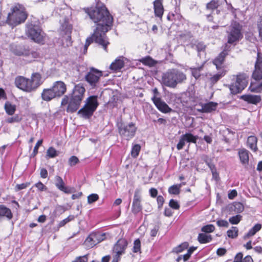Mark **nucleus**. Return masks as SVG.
Returning <instances> with one entry per match:
<instances>
[{
  "label": "nucleus",
  "mask_w": 262,
  "mask_h": 262,
  "mask_svg": "<svg viewBox=\"0 0 262 262\" xmlns=\"http://www.w3.org/2000/svg\"><path fill=\"white\" fill-rule=\"evenodd\" d=\"M85 11L90 19L97 25V27L92 36L86 39L84 52L87 51L88 47L93 41L107 51V46L110 43L106 33L111 29L113 22V16L105 5L101 2H98L95 6L86 8Z\"/></svg>",
  "instance_id": "obj_1"
},
{
  "label": "nucleus",
  "mask_w": 262,
  "mask_h": 262,
  "mask_svg": "<svg viewBox=\"0 0 262 262\" xmlns=\"http://www.w3.org/2000/svg\"><path fill=\"white\" fill-rule=\"evenodd\" d=\"M28 14L24 7L19 4H15L8 13L6 23L12 28L25 22Z\"/></svg>",
  "instance_id": "obj_2"
},
{
  "label": "nucleus",
  "mask_w": 262,
  "mask_h": 262,
  "mask_svg": "<svg viewBox=\"0 0 262 262\" xmlns=\"http://www.w3.org/2000/svg\"><path fill=\"white\" fill-rule=\"evenodd\" d=\"M186 79V75L175 69L168 70L163 74V83L166 86L174 88L178 83L183 82Z\"/></svg>",
  "instance_id": "obj_3"
},
{
  "label": "nucleus",
  "mask_w": 262,
  "mask_h": 262,
  "mask_svg": "<svg viewBox=\"0 0 262 262\" xmlns=\"http://www.w3.org/2000/svg\"><path fill=\"white\" fill-rule=\"evenodd\" d=\"M66 91V84L62 81H57L51 88L43 90L41 98L45 101H49L56 97H61Z\"/></svg>",
  "instance_id": "obj_4"
},
{
  "label": "nucleus",
  "mask_w": 262,
  "mask_h": 262,
  "mask_svg": "<svg viewBox=\"0 0 262 262\" xmlns=\"http://www.w3.org/2000/svg\"><path fill=\"white\" fill-rule=\"evenodd\" d=\"M98 105L97 96H91L86 99L84 106L78 111V113L83 118H90L93 115Z\"/></svg>",
  "instance_id": "obj_5"
},
{
  "label": "nucleus",
  "mask_w": 262,
  "mask_h": 262,
  "mask_svg": "<svg viewBox=\"0 0 262 262\" xmlns=\"http://www.w3.org/2000/svg\"><path fill=\"white\" fill-rule=\"evenodd\" d=\"M60 27L59 28L60 34L62 36L63 45L69 47L72 45L71 34L72 31V26L69 23L68 18H64L60 20Z\"/></svg>",
  "instance_id": "obj_6"
},
{
  "label": "nucleus",
  "mask_w": 262,
  "mask_h": 262,
  "mask_svg": "<svg viewBox=\"0 0 262 262\" xmlns=\"http://www.w3.org/2000/svg\"><path fill=\"white\" fill-rule=\"evenodd\" d=\"M248 77L246 74L237 75L235 82L229 85L231 93L235 95L242 92L248 84Z\"/></svg>",
  "instance_id": "obj_7"
},
{
  "label": "nucleus",
  "mask_w": 262,
  "mask_h": 262,
  "mask_svg": "<svg viewBox=\"0 0 262 262\" xmlns=\"http://www.w3.org/2000/svg\"><path fill=\"white\" fill-rule=\"evenodd\" d=\"M26 31L28 36L35 42L42 43L43 41L44 33L38 26L27 24Z\"/></svg>",
  "instance_id": "obj_8"
},
{
  "label": "nucleus",
  "mask_w": 262,
  "mask_h": 262,
  "mask_svg": "<svg viewBox=\"0 0 262 262\" xmlns=\"http://www.w3.org/2000/svg\"><path fill=\"white\" fill-rule=\"evenodd\" d=\"M102 75L101 71L92 68L85 75L84 79L92 88H96L98 86L99 79Z\"/></svg>",
  "instance_id": "obj_9"
},
{
  "label": "nucleus",
  "mask_w": 262,
  "mask_h": 262,
  "mask_svg": "<svg viewBox=\"0 0 262 262\" xmlns=\"http://www.w3.org/2000/svg\"><path fill=\"white\" fill-rule=\"evenodd\" d=\"M228 33V43L232 44L239 40L242 37L241 28L238 23L232 24Z\"/></svg>",
  "instance_id": "obj_10"
},
{
  "label": "nucleus",
  "mask_w": 262,
  "mask_h": 262,
  "mask_svg": "<svg viewBox=\"0 0 262 262\" xmlns=\"http://www.w3.org/2000/svg\"><path fill=\"white\" fill-rule=\"evenodd\" d=\"M81 101L82 100L72 96L70 99L67 95H66L62 99L61 104L63 106L68 104L67 112H74L78 109Z\"/></svg>",
  "instance_id": "obj_11"
},
{
  "label": "nucleus",
  "mask_w": 262,
  "mask_h": 262,
  "mask_svg": "<svg viewBox=\"0 0 262 262\" xmlns=\"http://www.w3.org/2000/svg\"><path fill=\"white\" fill-rule=\"evenodd\" d=\"M15 84L18 89L25 92H31L33 91L30 79L23 76H17L15 79Z\"/></svg>",
  "instance_id": "obj_12"
},
{
  "label": "nucleus",
  "mask_w": 262,
  "mask_h": 262,
  "mask_svg": "<svg viewBox=\"0 0 262 262\" xmlns=\"http://www.w3.org/2000/svg\"><path fill=\"white\" fill-rule=\"evenodd\" d=\"M142 196L141 190L136 189L135 191L133 203L132 205V211L134 214H137L142 209L141 205Z\"/></svg>",
  "instance_id": "obj_13"
},
{
  "label": "nucleus",
  "mask_w": 262,
  "mask_h": 262,
  "mask_svg": "<svg viewBox=\"0 0 262 262\" xmlns=\"http://www.w3.org/2000/svg\"><path fill=\"white\" fill-rule=\"evenodd\" d=\"M103 235L100 233H92L85 240L84 245L89 248L93 247L103 240Z\"/></svg>",
  "instance_id": "obj_14"
},
{
  "label": "nucleus",
  "mask_w": 262,
  "mask_h": 262,
  "mask_svg": "<svg viewBox=\"0 0 262 262\" xmlns=\"http://www.w3.org/2000/svg\"><path fill=\"white\" fill-rule=\"evenodd\" d=\"M197 139V136H195L189 133H187L181 137L180 141L177 145V148L178 150H181L183 148L186 142L195 143Z\"/></svg>",
  "instance_id": "obj_15"
},
{
  "label": "nucleus",
  "mask_w": 262,
  "mask_h": 262,
  "mask_svg": "<svg viewBox=\"0 0 262 262\" xmlns=\"http://www.w3.org/2000/svg\"><path fill=\"white\" fill-rule=\"evenodd\" d=\"M218 104L214 102H209L206 103H201V108H197L196 111L200 113H209L216 110Z\"/></svg>",
  "instance_id": "obj_16"
},
{
  "label": "nucleus",
  "mask_w": 262,
  "mask_h": 262,
  "mask_svg": "<svg viewBox=\"0 0 262 262\" xmlns=\"http://www.w3.org/2000/svg\"><path fill=\"white\" fill-rule=\"evenodd\" d=\"M55 179L56 181L55 185L60 190L63 191L66 193H71L74 191L73 188L65 186L64 182L60 177L57 176Z\"/></svg>",
  "instance_id": "obj_17"
},
{
  "label": "nucleus",
  "mask_w": 262,
  "mask_h": 262,
  "mask_svg": "<svg viewBox=\"0 0 262 262\" xmlns=\"http://www.w3.org/2000/svg\"><path fill=\"white\" fill-rule=\"evenodd\" d=\"M240 99L247 102L248 103L257 105L261 101V97L260 95H243L240 97Z\"/></svg>",
  "instance_id": "obj_18"
},
{
  "label": "nucleus",
  "mask_w": 262,
  "mask_h": 262,
  "mask_svg": "<svg viewBox=\"0 0 262 262\" xmlns=\"http://www.w3.org/2000/svg\"><path fill=\"white\" fill-rule=\"evenodd\" d=\"M85 90L81 84H78L74 86L73 90L72 97L77 99L82 100L83 99Z\"/></svg>",
  "instance_id": "obj_19"
},
{
  "label": "nucleus",
  "mask_w": 262,
  "mask_h": 262,
  "mask_svg": "<svg viewBox=\"0 0 262 262\" xmlns=\"http://www.w3.org/2000/svg\"><path fill=\"white\" fill-rule=\"evenodd\" d=\"M154 9L155 16L161 20L164 13L162 0H155L154 2Z\"/></svg>",
  "instance_id": "obj_20"
},
{
  "label": "nucleus",
  "mask_w": 262,
  "mask_h": 262,
  "mask_svg": "<svg viewBox=\"0 0 262 262\" xmlns=\"http://www.w3.org/2000/svg\"><path fill=\"white\" fill-rule=\"evenodd\" d=\"M127 243L124 239H120L114 247V251L118 255H122L125 251Z\"/></svg>",
  "instance_id": "obj_21"
},
{
  "label": "nucleus",
  "mask_w": 262,
  "mask_h": 262,
  "mask_svg": "<svg viewBox=\"0 0 262 262\" xmlns=\"http://www.w3.org/2000/svg\"><path fill=\"white\" fill-rule=\"evenodd\" d=\"M252 77L257 81L262 79V61H259L258 59L255 62V70L253 72Z\"/></svg>",
  "instance_id": "obj_22"
},
{
  "label": "nucleus",
  "mask_w": 262,
  "mask_h": 262,
  "mask_svg": "<svg viewBox=\"0 0 262 262\" xmlns=\"http://www.w3.org/2000/svg\"><path fill=\"white\" fill-rule=\"evenodd\" d=\"M155 102L154 103L157 108L161 112L163 113H167L171 112L172 110L170 108L168 105L161 99H155Z\"/></svg>",
  "instance_id": "obj_23"
},
{
  "label": "nucleus",
  "mask_w": 262,
  "mask_h": 262,
  "mask_svg": "<svg viewBox=\"0 0 262 262\" xmlns=\"http://www.w3.org/2000/svg\"><path fill=\"white\" fill-rule=\"evenodd\" d=\"M14 54L17 56H28L30 54V50L28 47L24 46L19 45L12 49Z\"/></svg>",
  "instance_id": "obj_24"
},
{
  "label": "nucleus",
  "mask_w": 262,
  "mask_h": 262,
  "mask_svg": "<svg viewBox=\"0 0 262 262\" xmlns=\"http://www.w3.org/2000/svg\"><path fill=\"white\" fill-rule=\"evenodd\" d=\"M41 76L39 73H35L32 74L31 78L30 79L33 91L37 88L41 83Z\"/></svg>",
  "instance_id": "obj_25"
},
{
  "label": "nucleus",
  "mask_w": 262,
  "mask_h": 262,
  "mask_svg": "<svg viewBox=\"0 0 262 262\" xmlns=\"http://www.w3.org/2000/svg\"><path fill=\"white\" fill-rule=\"evenodd\" d=\"M228 55V51L226 50L223 51L217 57L213 60V63L215 65L217 69L221 68L226 56Z\"/></svg>",
  "instance_id": "obj_26"
},
{
  "label": "nucleus",
  "mask_w": 262,
  "mask_h": 262,
  "mask_svg": "<svg viewBox=\"0 0 262 262\" xmlns=\"http://www.w3.org/2000/svg\"><path fill=\"white\" fill-rule=\"evenodd\" d=\"M123 57H119L117 58L114 62L110 65V69L115 71H119L121 69L124 65Z\"/></svg>",
  "instance_id": "obj_27"
},
{
  "label": "nucleus",
  "mask_w": 262,
  "mask_h": 262,
  "mask_svg": "<svg viewBox=\"0 0 262 262\" xmlns=\"http://www.w3.org/2000/svg\"><path fill=\"white\" fill-rule=\"evenodd\" d=\"M226 74V71L224 70L218 72L217 73L212 75L209 74V80L211 84L216 83L222 77L224 76Z\"/></svg>",
  "instance_id": "obj_28"
},
{
  "label": "nucleus",
  "mask_w": 262,
  "mask_h": 262,
  "mask_svg": "<svg viewBox=\"0 0 262 262\" xmlns=\"http://www.w3.org/2000/svg\"><path fill=\"white\" fill-rule=\"evenodd\" d=\"M257 138L254 136H250L247 139L248 146L254 152L257 150Z\"/></svg>",
  "instance_id": "obj_29"
},
{
  "label": "nucleus",
  "mask_w": 262,
  "mask_h": 262,
  "mask_svg": "<svg viewBox=\"0 0 262 262\" xmlns=\"http://www.w3.org/2000/svg\"><path fill=\"white\" fill-rule=\"evenodd\" d=\"M249 154V151L245 149H242L239 150V157L240 161L243 164H246L248 163Z\"/></svg>",
  "instance_id": "obj_30"
},
{
  "label": "nucleus",
  "mask_w": 262,
  "mask_h": 262,
  "mask_svg": "<svg viewBox=\"0 0 262 262\" xmlns=\"http://www.w3.org/2000/svg\"><path fill=\"white\" fill-rule=\"evenodd\" d=\"M261 228V225L260 224H256L244 236V239L248 238L251 236H253L256 232L259 231Z\"/></svg>",
  "instance_id": "obj_31"
},
{
  "label": "nucleus",
  "mask_w": 262,
  "mask_h": 262,
  "mask_svg": "<svg viewBox=\"0 0 262 262\" xmlns=\"http://www.w3.org/2000/svg\"><path fill=\"white\" fill-rule=\"evenodd\" d=\"M2 216H6L8 219H11L12 217V214L10 209L1 205L0 206V217Z\"/></svg>",
  "instance_id": "obj_32"
},
{
  "label": "nucleus",
  "mask_w": 262,
  "mask_h": 262,
  "mask_svg": "<svg viewBox=\"0 0 262 262\" xmlns=\"http://www.w3.org/2000/svg\"><path fill=\"white\" fill-rule=\"evenodd\" d=\"M5 109L8 114L12 115L16 110V106L12 104L9 101H7L5 104Z\"/></svg>",
  "instance_id": "obj_33"
},
{
  "label": "nucleus",
  "mask_w": 262,
  "mask_h": 262,
  "mask_svg": "<svg viewBox=\"0 0 262 262\" xmlns=\"http://www.w3.org/2000/svg\"><path fill=\"white\" fill-rule=\"evenodd\" d=\"M140 61L144 64L148 66L149 67L155 66L157 62L154 60L151 57L147 56L145 58H143L140 60Z\"/></svg>",
  "instance_id": "obj_34"
},
{
  "label": "nucleus",
  "mask_w": 262,
  "mask_h": 262,
  "mask_svg": "<svg viewBox=\"0 0 262 262\" xmlns=\"http://www.w3.org/2000/svg\"><path fill=\"white\" fill-rule=\"evenodd\" d=\"M249 89L251 92L260 93L262 91V81L259 83H251Z\"/></svg>",
  "instance_id": "obj_35"
},
{
  "label": "nucleus",
  "mask_w": 262,
  "mask_h": 262,
  "mask_svg": "<svg viewBox=\"0 0 262 262\" xmlns=\"http://www.w3.org/2000/svg\"><path fill=\"white\" fill-rule=\"evenodd\" d=\"M199 242L201 244H204L209 242L211 241V236L210 235H206L204 233H200L198 237Z\"/></svg>",
  "instance_id": "obj_36"
},
{
  "label": "nucleus",
  "mask_w": 262,
  "mask_h": 262,
  "mask_svg": "<svg viewBox=\"0 0 262 262\" xmlns=\"http://www.w3.org/2000/svg\"><path fill=\"white\" fill-rule=\"evenodd\" d=\"M192 37V34L190 32H186L179 35L180 39L184 42H188Z\"/></svg>",
  "instance_id": "obj_37"
},
{
  "label": "nucleus",
  "mask_w": 262,
  "mask_h": 262,
  "mask_svg": "<svg viewBox=\"0 0 262 262\" xmlns=\"http://www.w3.org/2000/svg\"><path fill=\"white\" fill-rule=\"evenodd\" d=\"M141 146L138 144H136L134 145L132 147V150H131L132 157L134 158H137L138 156L139 152L141 150Z\"/></svg>",
  "instance_id": "obj_38"
},
{
  "label": "nucleus",
  "mask_w": 262,
  "mask_h": 262,
  "mask_svg": "<svg viewBox=\"0 0 262 262\" xmlns=\"http://www.w3.org/2000/svg\"><path fill=\"white\" fill-rule=\"evenodd\" d=\"M189 246V244L187 242H184L178 246L175 247L173 249V252L176 253H178L182 252L184 250L187 249Z\"/></svg>",
  "instance_id": "obj_39"
},
{
  "label": "nucleus",
  "mask_w": 262,
  "mask_h": 262,
  "mask_svg": "<svg viewBox=\"0 0 262 262\" xmlns=\"http://www.w3.org/2000/svg\"><path fill=\"white\" fill-rule=\"evenodd\" d=\"M238 229L236 227H232L231 229L227 231V233L229 237L234 238L238 235Z\"/></svg>",
  "instance_id": "obj_40"
},
{
  "label": "nucleus",
  "mask_w": 262,
  "mask_h": 262,
  "mask_svg": "<svg viewBox=\"0 0 262 262\" xmlns=\"http://www.w3.org/2000/svg\"><path fill=\"white\" fill-rule=\"evenodd\" d=\"M219 6V4L218 0H212L207 4L206 8L208 10H213L217 9Z\"/></svg>",
  "instance_id": "obj_41"
},
{
  "label": "nucleus",
  "mask_w": 262,
  "mask_h": 262,
  "mask_svg": "<svg viewBox=\"0 0 262 262\" xmlns=\"http://www.w3.org/2000/svg\"><path fill=\"white\" fill-rule=\"evenodd\" d=\"M136 127L133 123H130L127 125H124L123 128L119 127V131H135Z\"/></svg>",
  "instance_id": "obj_42"
},
{
  "label": "nucleus",
  "mask_w": 262,
  "mask_h": 262,
  "mask_svg": "<svg viewBox=\"0 0 262 262\" xmlns=\"http://www.w3.org/2000/svg\"><path fill=\"white\" fill-rule=\"evenodd\" d=\"M233 206L234 211L236 213H240L242 212L244 209L243 204L240 202H235L233 204Z\"/></svg>",
  "instance_id": "obj_43"
},
{
  "label": "nucleus",
  "mask_w": 262,
  "mask_h": 262,
  "mask_svg": "<svg viewBox=\"0 0 262 262\" xmlns=\"http://www.w3.org/2000/svg\"><path fill=\"white\" fill-rule=\"evenodd\" d=\"M242 218V216L241 215L237 214L230 217L229 221L231 224L236 225L239 223Z\"/></svg>",
  "instance_id": "obj_44"
},
{
  "label": "nucleus",
  "mask_w": 262,
  "mask_h": 262,
  "mask_svg": "<svg viewBox=\"0 0 262 262\" xmlns=\"http://www.w3.org/2000/svg\"><path fill=\"white\" fill-rule=\"evenodd\" d=\"M47 156L49 158H55L58 156L57 151L54 148L51 147L47 150Z\"/></svg>",
  "instance_id": "obj_45"
},
{
  "label": "nucleus",
  "mask_w": 262,
  "mask_h": 262,
  "mask_svg": "<svg viewBox=\"0 0 262 262\" xmlns=\"http://www.w3.org/2000/svg\"><path fill=\"white\" fill-rule=\"evenodd\" d=\"M180 185H172L168 189V192L170 194H178L180 193Z\"/></svg>",
  "instance_id": "obj_46"
},
{
  "label": "nucleus",
  "mask_w": 262,
  "mask_h": 262,
  "mask_svg": "<svg viewBox=\"0 0 262 262\" xmlns=\"http://www.w3.org/2000/svg\"><path fill=\"white\" fill-rule=\"evenodd\" d=\"M215 227L213 225L209 224L206 226H203L202 229L201 231L202 232H205V233H211L214 231Z\"/></svg>",
  "instance_id": "obj_47"
},
{
  "label": "nucleus",
  "mask_w": 262,
  "mask_h": 262,
  "mask_svg": "<svg viewBox=\"0 0 262 262\" xmlns=\"http://www.w3.org/2000/svg\"><path fill=\"white\" fill-rule=\"evenodd\" d=\"M192 48L196 50L198 53L203 51L205 49V46L202 42H198L196 45H191Z\"/></svg>",
  "instance_id": "obj_48"
},
{
  "label": "nucleus",
  "mask_w": 262,
  "mask_h": 262,
  "mask_svg": "<svg viewBox=\"0 0 262 262\" xmlns=\"http://www.w3.org/2000/svg\"><path fill=\"white\" fill-rule=\"evenodd\" d=\"M99 199V196L98 194L95 193H93L89 195L88 196V203L89 204H92L96 201H97Z\"/></svg>",
  "instance_id": "obj_49"
},
{
  "label": "nucleus",
  "mask_w": 262,
  "mask_h": 262,
  "mask_svg": "<svg viewBox=\"0 0 262 262\" xmlns=\"http://www.w3.org/2000/svg\"><path fill=\"white\" fill-rule=\"evenodd\" d=\"M141 248V242L139 239H137L134 241V247H133V252L135 253H137L140 251Z\"/></svg>",
  "instance_id": "obj_50"
},
{
  "label": "nucleus",
  "mask_w": 262,
  "mask_h": 262,
  "mask_svg": "<svg viewBox=\"0 0 262 262\" xmlns=\"http://www.w3.org/2000/svg\"><path fill=\"white\" fill-rule=\"evenodd\" d=\"M202 69V67L192 69V74L195 78H198L200 76V71Z\"/></svg>",
  "instance_id": "obj_51"
},
{
  "label": "nucleus",
  "mask_w": 262,
  "mask_h": 262,
  "mask_svg": "<svg viewBox=\"0 0 262 262\" xmlns=\"http://www.w3.org/2000/svg\"><path fill=\"white\" fill-rule=\"evenodd\" d=\"M152 91L154 95L151 98V100H152L153 103H154L155 102V99H161V98L159 97L160 93L159 92L157 88H155L152 90Z\"/></svg>",
  "instance_id": "obj_52"
},
{
  "label": "nucleus",
  "mask_w": 262,
  "mask_h": 262,
  "mask_svg": "<svg viewBox=\"0 0 262 262\" xmlns=\"http://www.w3.org/2000/svg\"><path fill=\"white\" fill-rule=\"evenodd\" d=\"M74 219V216L69 215L68 217L62 220L59 224V227H62L65 225L67 223Z\"/></svg>",
  "instance_id": "obj_53"
},
{
  "label": "nucleus",
  "mask_w": 262,
  "mask_h": 262,
  "mask_svg": "<svg viewBox=\"0 0 262 262\" xmlns=\"http://www.w3.org/2000/svg\"><path fill=\"white\" fill-rule=\"evenodd\" d=\"M79 162L78 158L76 156H72L69 159V164L70 166H73L76 165Z\"/></svg>",
  "instance_id": "obj_54"
},
{
  "label": "nucleus",
  "mask_w": 262,
  "mask_h": 262,
  "mask_svg": "<svg viewBox=\"0 0 262 262\" xmlns=\"http://www.w3.org/2000/svg\"><path fill=\"white\" fill-rule=\"evenodd\" d=\"M169 205L171 208L174 209H178L180 208V205L178 202L173 199L170 200Z\"/></svg>",
  "instance_id": "obj_55"
},
{
  "label": "nucleus",
  "mask_w": 262,
  "mask_h": 262,
  "mask_svg": "<svg viewBox=\"0 0 262 262\" xmlns=\"http://www.w3.org/2000/svg\"><path fill=\"white\" fill-rule=\"evenodd\" d=\"M30 184V183H22L20 184H17L15 186V190L16 191H19L24 189H25L27 188L29 185Z\"/></svg>",
  "instance_id": "obj_56"
},
{
  "label": "nucleus",
  "mask_w": 262,
  "mask_h": 262,
  "mask_svg": "<svg viewBox=\"0 0 262 262\" xmlns=\"http://www.w3.org/2000/svg\"><path fill=\"white\" fill-rule=\"evenodd\" d=\"M35 186L38 189V190L43 191H46L47 188L41 182H38L35 184Z\"/></svg>",
  "instance_id": "obj_57"
},
{
  "label": "nucleus",
  "mask_w": 262,
  "mask_h": 262,
  "mask_svg": "<svg viewBox=\"0 0 262 262\" xmlns=\"http://www.w3.org/2000/svg\"><path fill=\"white\" fill-rule=\"evenodd\" d=\"M216 224L219 227H228L229 226L228 222L227 221L223 220L217 221Z\"/></svg>",
  "instance_id": "obj_58"
},
{
  "label": "nucleus",
  "mask_w": 262,
  "mask_h": 262,
  "mask_svg": "<svg viewBox=\"0 0 262 262\" xmlns=\"http://www.w3.org/2000/svg\"><path fill=\"white\" fill-rule=\"evenodd\" d=\"M88 254H86L85 255H83L82 256H79L77 257L75 260L77 262H88Z\"/></svg>",
  "instance_id": "obj_59"
},
{
  "label": "nucleus",
  "mask_w": 262,
  "mask_h": 262,
  "mask_svg": "<svg viewBox=\"0 0 262 262\" xmlns=\"http://www.w3.org/2000/svg\"><path fill=\"white\" fill-rule=\"evenodd\" d=\"M157 200L159 208L162 207L164 202V199L163 197L161 195H159L157 196Z\"/></svg>",
  "instance_id": "obj_60"
},
{
  "label": "nucleus",
  "mask_w": 262,
  "mask_h": 262,
  "mask_svg": "<svg viewBox=\"0 0 262 262\" xmlns=\"http://www.w3.org/2000/svg\"><path fill=\"white\" fill-rule=\"evenodd\" d=\"M42 143V141L41 140H38L36 143L33 151L34 155L37 153L38 147L41 145Z\"/></svg>",
  "instance_id": "obj_61"
},
{
  "label": "nucleus",
  "mask_w": 262,
  "mask_h": 262,
  "mask_svg": "<svg viewBox=\"0 0 262 262\" xmlns=\"http://www.w3.org/2000/svg\"><path fill=\"white\" fill-rule=\"evenodd\" d=\"M243 259V254L240 252L236 255L234 260L235 262H242Z\"/></svg>",
  "instance_id": "obj_62"
},
{
  "label": "nucleus",
  "mask_w": 262,
  "mask_h": 262,
  "mask_svg": "<svg viewBox=\"0 0 262 262\" xmlns=\"http://www.w3.org/2000/svg\"><path fill=\"white\" fill-rule=\"evenodd\" d=\"M159 230V227L158 226H155L150 231V236L152 237H155L157 234V232Z\"/></svg>",
  "instance_id": "obj_63"
},
{
  "label": "nucleus",
  "mask_w": 262,
  "mask_h": 262,
  "mask_svg": "<svg viewBox=\"0 0 262 262\" xmlns=\"http://www.w3.org/2000/svg\"><path fill=\"white\" fill-rule=\"evenodd\" d=\"M258 29L259 35L262 37V16L260 17V20L258 24Z\"/></svg>",
  "instance_id": "obj_64"
}]
</instances>
